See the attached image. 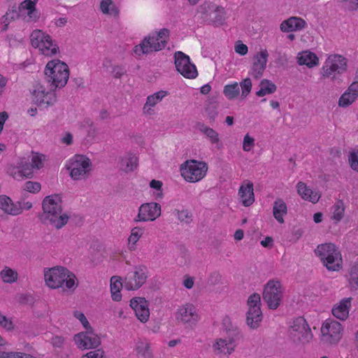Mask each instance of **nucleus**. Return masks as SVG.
I'll return each mask as SVG.
<instances>
[{"label":"nucleus","instance_id":"nucleus-11","mask_svg":"<svg viewBox=\"0 0 358 358\" xmlns=\"http://www.w3.org/2000/svg\"><path fill=\"white\" fill-rule=\"evenodd\" d=\"M90 159L84 155H76L71 161L68 169L73 180H81L87 176L91 171Z\"/></svg>","mask_w":358,"mask_h":358},{"label":"nucleus","instance_id":"nucleus-56","mask_svg":"<svg viewBox=\"0 0 358 358\" xmlns=\"http://www.w3.org/2000/svg\"><path fill=\"white\" fill-rule=\"evenodd\" d=\"M255 140L248 134H246L243 138V149L244 151L248 152L255 145Z\"/></svg>","mask_w":358,"mask_h":358},{"label":"nucleus","instance_id":"nucleus-41","mask_svg":"<svg viewBox=\"0 0 358 358\" xmlns=\"http://www.w3.org/2000/svg\"><path fill=\"white\" fill-rule=\"evenodd\" d=\"M2 280L6 283H13L17 280L18 274L15 270L6 266L0 273Z\"/></svg>","mask_w":358,"mask_h":358},{"label":"nucleus","instance_id":"nucleus-12","mask_svg":"<svg viewBox=\"0 0 358 358\" xmlns=\"http://www.w3.org/2000/svg\"><path fill=\"white\" fill-rule=\"evenodd\" d=\"M148 268L144 265L134 267V271L127 273L124 278V287L127 290H136L139 289L148 278Z\"/></svg>","mask_w":358,"mask_h":358},{"label":"nucleus","instance_id":"nucleus-6","mask_svg":"<svg viewBox=\"0 0 358 358\" xmlns=\"http://www.w3.org/2000/svg\"><path fill=\"white\" fill-rule=\"evenodd\" d=\"M227 336L218 338L213 345L214 352L217 355H229L236 347V341L240 338V331L237 327L226 329Z\"/></svg>","mask_w":358,"mask_h":358},{"label":"nucleus","instance_id":"nucleus-64","mask_svg":"<svg viewBox=\"0 0 358 358\" xmlns=\"http://www.w3.org/2000/svg\"><path fill=\"white\" fill-rule=\"evenodd\" d=\"M348 92L352 94L353 96H358V82H353L349 87L348 90Z\"/></svg>","mask_w":358,"mask_h":358},{"label":"nucleus","instance_id":"nucleus-34","mask_svg":"<svg viewBox=\"0 0 358 358\" xmlns=\"http://www.w3.org/2000/svg\"><path fill=\"white\" fill-rule=\"evenodd\" d=\"M287 213V208L285 202L282 199H277L273 206V213L274 217L279 223H284V216Z\"/></svg>","mask_w":358,"mask_h":358},{"label":"nucleus","instance_id":"nucleus-25","mask_svg":"<svg viewBox=\"0 0 358 358\" xmlns=\"http://www.w3.org/2000/svg\"><path fill=\"white\" fill-rule=\"evenodd\" d=\"M296 187L298 193L303 199L310 201L313 203H316L319 201L321 196L318 192L312 190L306 183L299 182Z\"/></svg>","mask_w":358,"mask_h":358},{"label":"nucleus","instance_id":"nucleus-32","mask_svg":"<svg viewBox=\"0 0 358 358\" xmlns=\"http://www.w3.org/2000/svg\"><path fill=\"white\" fill-rule=\"evenodd\" d=\"M196 129L205 135L211 144H217L220 142L219 134L204 123L197 122L196 124Z\"/></svg>","mask_w":358,"mask_h":358},{"label":"nucleus","instance_id":"nucleus-7","mask_svg":"<svg viewBox=\"0 0 358 358\" xmlns=\"http://www.w3.org/2000/svg\"><path fill=\"white\" fill-rule=\"evenodd\" d=\"M30 40L31 45L35 48H38L41 53L45 56H52L59 50V47L57 44L54 43L51 36L39 29L32 31Z\"/></svg>","mask_w":358,"mask_h":358},{"label":"nucleus","instance_id":"nucleus-37","mask_svg":"<svg viewBox=\"0 0 358 358\" xmlns=\"http://www.w3.org/2000/svg\"><path fill=\"white\" fill-rule=\"evenodd\" d=\"M259 87V90L256 92L258 96L273 94L276 91L277 88L274 83L266 79L261 81Z\"/></svg>","mask_w":358,"mask_h":358},{"label":"nucleus","instance_id":"nucleus-20","mask_svg":"<svg viewBox=\"0 0 358 358\" xmlns=\"http://www.w3.org/2000/svg\"><path fill=\"white\" fill-rule=\"evenodd\" d=\"M33 167L26 158H22L17 162V166L10 168L8 173L15 180H22L25 178L33 177Z\"/></svg>","mask_w":358,"mask_h":358},{"label":"nucleus","instance_id":"nucleus-52","mask_svg":"<svg viewBox=\"0 0 358 358\" xmlns=\"http://www.w3.org/2000/svg\"><path fill=\"white\" fill-rule=\"evenodd\" d=\"M240 86L242 90V96L246 97L250 92L252 89V82L250 78L244 79L241 83Z\"/></svg>","mask_w":358,"mask_h":358},{"label":"nucleus","instance_id":"nucleus-21","mask_svg":"<svg viewBox=\"0 0 358 358\" xmlns=\"http://www.w3.org/2000/svg\"><path fill=\"white\" fill-rule=\"evenodd\" d=\"M130 306L141 322H146L148 320L150 317L148 302L144 298H133L130 301Z\"/></svg>","mask_w":358,"mask_h":358},{"label":"nucleus","instance_id":"nucleus-51","mask_svg":"<svg viewBox=\"0 0 358 358\" xmlns=\"http://www.w3.org/2000/svg\"><path fill=\"white\" fill-rule=\"evenodd\" d=\"M0 326L7 331H10L14 329V324L12 320L8 318L1 313H0Z\"/></svg>","mask_w":358,"mask_h":358},{"label":"nucleus","instance_id":"nucleus-8","mask_svg":"<svg viewBox=\"0 0 358 358\" xmlns=\"http://www.w3.org/2000/svg\"><path fill=\"white\" fill-rule=\"evenodd\" d=\"M289 333L292 341L298 345L308 343L313 338L311 329L306 320L302 317L294 320Z\"/></svg>","mask_w":358,"mask_h":358},{"label":"nucleus","instance_id":"nucleus-42","mask_svg":"<svg viewBox=\"0 0 358 358\" xmlns=\"http://www.w3.org/2000/svg\"><path fill=\"white\" fill-rule=\"evenodd\" d=\"M349 285L352 289H358V263L354 264L349 271L347 276Z\"/></svg>","mask_w":358,"mask_h":358},{"label":"nucleus","instance_id":"nucleus-59","mask_svg":"<svg viewBox=\"0 0 358 358\" xmlns=\"http://www.w3.org/2000/svg\"><path fill=\"white\" fill-rule=\"evenodd\" d=\"M113 1L111 0H103L101 2V10L103 13H111L110 6H113Z\"/></svg>","mask_w":358,"mask_h":358},{"label":"nucleus","instance_id":"nucleus-19","mask_svg":"<svg viewBox=\"0 0 358 358\" xmlns=\"http://www.w3.org/2000/svg\"><path fill=\"white\" fill-rule=\"evenodd\" d=\"M176 317L178 321L190 327L194 325L199 320L196 308L191 303L180 306L176 312Z\"/></svg>","mask_w":358,"mask_h":358},{"label":"nucleus","instance_id":"nucleus-63","mask_svg":"<svg viewBox=\"0 0 358 358\" xmlns=\"http://www.w3.org/2000/svg\"><path fill=\"white\" fill-rule=\"evenodd\" d=\"M64 339L59 336H55L51 339V343L55 348H61L64 343Z\"/></svg>","mask_w":358,"mask_h":358},{"label":"nucleus","instance_id":"nucleus-9","mask_svg":"<svg viewBox=\"0 0 358 358\" xmlns=\"http://www.w3.org/2000/svg\"><path fill=\"white\" fill-rule=\"evenodd\" d=\"M182 176L186 181L196 182L206 175L208 165L204 162L187 160L181 165Z\"/></svg>","mask_w":358,"mask_h":358},{"label":"nucleus","instance_id":"nucleus-14","mask_svg":"<svg viewBox=\"0 0 358 358\" xmlns=\"http://www.w3.org/2000/svg\"><path fill=\"white\" fill-rule=\"evenodd\" d=\"M343 328L337 321H326L321 327L322 340L329 344L337 343L341 338Z\"/></svg>","mask_w":358,"mask_h":358},{"label":"nucleus","instance_id":"nucleus-54","mask_svg":"<svg viewBox=\"0 0 358 358\" xmlns=\"http://www.w3.org/2000/svg\"><path fill=\"white\" fill-rule=\"evenodd\" d=\"M150 187L151 188L155 189L157 190V192L156 193V199H161L162 197V182L160 180H152L150 182Z\"/></svg>","mask_w":358,"mask_h":358},{"label":"nucleus","instance_id":"nucleus-49","mask_svg":"<svg viewBox=\"0 0 358 358\" xmlns=\"http://www.w3.org/2000/svg\"><path fill=\"white\" fill-rule=\"evenodd\" d=\"M68 275L69 277H66V280H65L64 283L65 287L69 289H75L77 286L78 283L76 282V275L70 272L68 270Z\"/></svg>","mask_w":358,"mask_h":358},{"label":"nucleus","instance_id":"nucleus-40","mask_svg":"<svg viewBox=\"0 0 358 358\" xmlns=\"http://www.w3.org/2000/svg\"><path fill=\"white\" fill-rule=\"evenodd\" d=\"M332 216L331 219L335 221L336 223L340 222L344 215L345 206L342 200H338L331 208Z\"/></svg>","mask_w":358,"mask_h":358},{"label":"nucleus","instance_id":"nucleus-28","mask_svg":"<svg viewBox=\"0 0 358 358\" xmlns=\"http://www.w3.org/2000/svg\"><path fill=\"white\" fill-rule=\"evenodd\" d=\"M166 95L167 92L166 91L161 90L148 96L143 108V113L148 115L152 114L153 110L151 109V107L156 106V104L160 102Z\"/></svg>","mask_w":358,"mask_h":358},{"label":"nucleus","instance_id":"nucleus-16","mask_svg":"<svg viewBox=\"0 0 358 358\" xmlns=\"http://www.w3.org/2000/svg\"><path fill=\"white\" fill-rule=\"evenodd\" d=\"M161 215V206L155 202L145 203L141 205L138 213L134 219V222L153 221Z\"/></svg>","mask_w":358,"mask_h":358},{"label":"nucleus","instance_id":"nucleus-45","mask_svg":"<svg viewBox=\"0 0 358 358\" xmlns=\"http://www.w3.org/2000/svg\"><path fill=\"white\" fill-rule=\"evenodd\" d=\"M45 159L44 155H39L38 153H32L31 155V163L33 169H40L43 166V160Z\"/></svg>","mask_w":358,"mask_h":358},{"label":"nucleus","instance_id":"nucleus-35","mask_svg":"<svg viewBox=\"0 0 358 358\" xmlns=\"http://www.w3.org/2000/svg\"><path fill=\"white\" fill-rule=\"evenodd\" d=\"M27 10V15L30 21H36L39 17L38 13L36 10L35 3L31 0H24L19 6V10Z\"/></svg>","mask_w":358,"mask_h":358},{"label":"nucleus","instance_id":"nucleus-55","mask_svg":"<svg viewBox=\"0 0 358 358\" xmlns=\"http://www.w3.org/2000/svg\"><path fill=\"white\" fill-rule=\"evenodd\" d=\"M349 162L351 168L358 172V149L356 151L350 152Z\"/></svg>","mask_w":358,"mask_h":358},{"label":"nucleus","instance_id":"nucleus-10","mask_svg":"<svg viewBox=\"0 0 358 358\" xmlns=\"http://www.w3.org/2000/svg\"><path fill=\"white\" fill-rule=\"evenodd\" d=\"M347 62L345 57L339 55H330L322 67V76L336 79V75L341 74L346 71Z\"/></svg>","mask_w":358,"mask_h":358},{"label":"nucleus","instance_id":"nucleus-57","mask_svg":"<svg viewBox=\"0 0 358 358\" xmlns=\"http://www.w3.org/2000/svg\"><path fill=\"white\" fill-rule=\"evenodd\" d=\"M103 351L102 350H96L90 351L83 356V358H103Z\"/></svg>","mask_w":358,"mask_h":358},{"label":"nucleus","instance_id":"nucleus-36","mask_svg":"<svg viewBox=\"0 0 358 358\" xmlns=\"http://www.w3.org/2000/svg\"><path fill=\"white\" fill-rule=\"evenodd\" d=\"M122 284L117 276H113L110 279V292L113 300L119 301L122 299L120 294V288L122 287Z\"/></svg>","mask_w":358,"mask_h":358},{"label":"nucleus","instance_id":"nucleus-27","mask_svg":"<svg viewBox=\"0 0 358 358\" xmlns=\"http://www.w3.org/2000/svg\"><path fill=\"white\" fill-rule=\"evenodd\" d=\"M226 20V13L224 8L222 6L215 4V9L207 19L206 23L218 27L224 24Z\"/></svg>","mask_w":358,"mask_h":358},{"label":"nucleus","instance_id":"nucleus-4","mask_svg":"<svg viewBox=\"0 0 358 358\" xmlns=\"http://www.w3.org/2000/svg\"><path fill=\"white\" fill-rule=\"evenodd\" d=\"M315 252L329 271H338L341 268V256L333 243H324L317 246Z\"/></svg>","mask_w":358,"mask_h":358},{"label":"nucleus","instance_id":"nucleus-62","mask_svg":"<svg viewBox=\"0 0 358 358\" xmlns=\"http://www.w3.org/2000/svg\"><path fill=\"white\" fill-rule=\"evenodd\" d=\"M248 46L242 43L235 45V51L241 55H245L248 52Z\"/></svg>","mask_w":358,"mask_h":358},{"label":"nucleus","instance_id":"nucleus-18","mask_svg":"<svg viewBox=\"0 0 358 358\" xmlns=\"http://www.w3.org/2000/svg\"><path fill=\"white\" fill-rule=\"evenodd\" d=\"M85 332L76 334L74 341L79 348L90 349L98 347L100 343V338L94 333L92 328L86 329Z\"/></svg>","mask_w":358,"mask_h":358},{"label":"nucleus","instance_id":"nucleus-17","mask_svg":"<svg viewBox=\"0 0 358 358\" xmlns=\"http://www.w3.org/2000/svg\"><path fill=\"white\" fill-rule=\"evenodd\" d=\"M32 94L33 101L39 107L48 108L57 101L56 94L52 90L46 92L45 87L41 85L36 86Z\"/></svg>","mask_w":358,"mask_h":358},{"label":"nucleus","instance_id":"nucleus-33","mask_svg":"<svg viewBox=\"0 0 358 358\" xmlns=\"http://www.w3.org/2000/svg\"><path fill=\"white\" fill-rule=\"evenodd\" d=\"M137 157L131 154L127 153L122 157L120 159V169L125 173L131 172L137 166Z\"/></svg>","mask_w":358,"mask_h":358},{"label":"nucleus","instance_id":"nucleus-1","mask_svg":"<svg viewBox=\"0 0 358 358\" xmlns=\"http://www.w3.org/2000/svg\"><path fill=\"white\" fill-rule=\"evenodd\" d=\"M62 198L58 194L45 196L42 202L43 213L39 215L41 221L57 229L66 225L69 217L67 214L62 213Z\"/></svg>","mask_w":358,"mask_h":358},{"label":"nucleus","instance_id":"nucleus-43","mask_svg":"<svg viewBox=\"0 0 358 358\" xmlns=\"http://www.w3.org/2000/svg\"><path fill=\"white\" fill-rule=\"evenodd\" d=\"M223 93L229 99H233L238 96L240 93L239 85L237 83L227 85L224 87Z\"/></svg>","mask_w":358,"mask_h":358},{"label":"nucleus","instance_id":"nucleus-46","mask_svg":"<svg viewBox=\"0 0 358 358\" xmlns=\"http://www.w3.org/2000/svg\"><path fill=\"white\" fill-rule=\"evenodd\" d=\"M290 22L294 31H300L306 26V21L301 17H291Z\"/></svg>","mask_w":358,"mask_h":358},{"label":"nucleus","instance_id":"nucleus-13","mask_svg":"<svg viewBox=\"0 0 358 358\" xmlns=\"http://www.w3.org/2000/svg\"><path fill=\"white\" fill-rule=\"evenodd\" d=\"M174 59L176 68L182 76L189 79L197 76L196 66L190 62L189 56L181 51H178L174 55Z\"/></svg>","mask_w":358,"mask_h":358},{"label":"nucleus","instance_id":"nucleus-47","mask_svg":"<svg viewBox=\"0 0 358 358\" xmlns=\"http://www.w3.org/2000/svg\"><path fill=\"white\" fill-rule=\"evenodd\" d=\"M41 188V184L38 182L27 181L24 185V190L34 194L38 192Z\"/></svg>","mask_w":358,"mask_h":358},{"label":"nucleus","instance_id":"nucleus-44","mask_svg":"<svg viewBox=\"0 0 358 358\" xmlns=\"http://www.w3.org/2000/svg\"><path fill=\"white\" fill-rule=\"evenodd\" d=\"M356 96L348 92H345L341 95L338 101V106L341 107H348L352 104L356 99Z\"/></svg>","mask_w":358,"mask_h":358},{"label":"nucleus","instance_id":"nucleus-5","mask_svg":"<svg viewBox=\"0 0 358 358\" xmlns=\"http://www.w3.org/2000/svg\"><path fill=\"white\" fill-rule=\"evenodd\" d=\"M284 289L278 280H270L264 285L262 298L269 309L276 310L283 298Z\"/></svg>","mask_w":358,"mask_h":358},{"label":"nucleus","instance_id":"nucleus-24","mask_svg":"<svg viewBox=\"0 0 358 358\" xmlns=\"http://www.w3.org/2000/svg\"><path fill=\"white\" fill-rule=\"evenodd\" d=\"M134 351L137 358H153V350L150 343L146 340H138L135 344Z\"/></svg>","mask_w":358,"mask_h":358},{"label":"nucleus","instance_id":"nucleus-26","mask_svg":"<svg viewBox=\"0 0 358 358\" xmlns=\"http://www.w3.org/2000/svg\"><path fill=\"white\" fill-rule=\"evenodd\" d=\"M238 195L244 206L248 207L252 205L255 201L253 184L248 182L246 185H241L238 190Z\"/></svg>","mask_w":358,"mask_h":358},{"label":"nucleus","instance_id":"nucleus-58","mask_svg":"<svg viewBox=\"0 0 358 358\" xmlns=\"http://www.w3.org/2000/svg\"><path fill=\"white\" fill-rule=\"evenodd\" d=\"M280 28L282 32L294 31L292 27V22H290V17L288 18L287 20L282 21L280 24Z\"/></svg>","mask_w":358,"mask_h":358},{"label":"nucleus","instance_id":"nucleus-50","mask_svg":"<svg viewBox=\"0 0 358 358\" xmlns=\"http://www.w3.org/2000/svg\"><path fill=\"white\" fill-rule=\"evenodd\" d=\"M178 219L186 224H189L192 221V215L187 210H177Z\"/></svg>","mask_w":358,"mask_h":358},{"label":"nucleus","instance_id":"nucleus-31","mask_svg":"<svg viewBox=\"0 0 358 358\" xmlns=\"http://www.w3.org/2000/svg\"><path fill=\"white\" fill-rule=\"evenodd\" d=\"M262 313L260 308H249L247 313V324L251 329H257L262 320Z\"/></svg>","mask_w":358,"mask_h":358},{"label":"nucleus","instance_id":"nucleus-61","mask_svg":"<svg viewBox=\"0 0 358 358\" xmlns=\"http://www.w3.org/2000/svg\"><path fill=\"white\" fill-rule=\"evenodd\" d=\"M113 73L115 78H120L124 73H126V69L122 66H116L113 69Z\"/></svg>","mask_w":358,"mask_h":358},{"label":"nucleus","instance_id":"nucleus-2","mask_svg":"<svg viewBox=\"0 0 358 358\" xmlns=\"http://www.w3.org/2000/svg\"><path fill=\"white\" fill-rule=\"evenodd\" d=\"M169 35L170 31L166 28L152 32L145 36L139 45L134 47V52L136 55L141 56L162 50L167 45Z\"/></svg>","mask_w":358,"mask_h":358},{"label":"nucleus","instance_id":"nucleus-48","mask_svg":"<svg viewBox=\"0 0 358 358\" xmlns=\"http://www.w3.org/2000/svg\"><path fill=\"white\" fill-rule=\"evenodd\" d=\"M248 305L249 308H260L261 306V298L260 295L257 293H254L248 297Z\"/></svg>","mask_w":358,"mask_h":358},{"label":"nucleus","instance_id":"nucleus-3","mask_svg":"<svg viewBox=\"0 0 358 358\" xmlns=\"http://www.w3.org/2000/svg\"><path fill=\"white\" fill-rule=\"evenodd\" d=\"M44 73L47 81L55 88L64 87L69 76L67 64L58 59L50 61L46 64Z\"/></svg>","mask_w":358,"mask_h":358},{"label":"nucleus","instance_id":"nucleus-39","mask_svg":"<svg viewBox=\"0 0 358 358\" xmlns=\"http://www.w3.org/2000/svg\"><path fill=\"white\" fill-rule=\"evenodd\" d=\"M144 232V229L135 227L131 229L130 236L128 238L129 249L130 250H136V244Z\"/></svg>","mask_w":358,"mask_h":358},{"label":"nucleus","instance_id":"nucleus-60","mask_svg":"<svg viewBox=\"0 0 358 358\" xmlns=\"http://www.w3.org/2000/svg\"><path fill=\"white\" fill-rule=\"evenodd\" d=\"M75 316L81 322L82 324L86 329L91 328L89 322L83 313L76 311L75 313Z\"/></svg>","mask_w":358,"mask_h":358},{"label":"nucleus","instance_id":"nucleus-29","mask_svg":"<svg viewBox=\"0 0 358 358\" xmlns=\"http://www.w3.org/2000/svg\"><path fill=\"white\" fill-rule=\"evenodd\" d=\"M0 209L10 215L20 214V208H17L16 203H13L11 199L6 195L0 196Z\"/></svg>","mask_w":358,"mask_h":358},{"label":"nucleus","instance_id":"nucleus-15","mask_svg":"<svg viewBox=\"0 0 358 358\" xmlns=\"http://www.w3.org/2000/svg\"><path fill=\"white\" fill-rule=\"evenodd\" d=\"M46 285L52 289L62 287L68 275V269L63 266H55L45 271Z\"/></svg>","mask_w":358,"mask_h":358},{"label":"nucleus","instance_id":"nucleus-30","mask_svg":"<svg viewBox=\"0 0 358 358\" xmlns=\"http://www.w3.org/2000/svg\"><path fill=\"white\" fill-rule=\"evenodd\" d=\"M319 62L317 55L310 51H303L298 54L297 63L300 65H306L309 68L316 66Z\"/></svg>","mask_w":358,"mask_h":358},{"label":"nucleus","instance_id":"nucleus-23","mask_svg":"<svg viewBox=\"0 0 358 358\" xmlns=\"http://www.w3.org/2000/svg\"><path fill=\"white\" fill-rule=\"evenodd\" d=\"M352 297L344 298L332 308V314L341 320L348 318L351 308Z\"/></svg>","mask_w":358,"mask_h":358},{"label":"nucleus","instance_id":"nucleus-22","mask_svg":"<svg viewBox=\"0 0 358 358\" xmlns=\"http://www.w3.org/2000/svg\"><path fill=\"white\" fill-rule=\"evenodd\" d=\"M268 52L266 50H262L254 57L252 74L256 78L262 76L266 65Z\"/></svg>","mask_w":358,"mask_h":358},{"label":"nucleus","instance_id":"nucleus-38","mask_svg":"<svg viewBox=\"0 0 358 358\" xmlns=\"http://www.w3.org/2000/svg\"><path fill=\"white\" fill-rule=\"evenodd\" d=\"M215 9V3L211 2H204L197 8V15L203 22H206L209 15Z\"/></svg>","mask_w":358,"mask_h":358},{"label":"nucleus","instance_id":"nucleus-53","mask_svg":"<svg viewBox=\"0 0 358 358\" xmlns=\"http://www.w3.org/2000/svg\"><path fill=\"white\" fill-rule=\"evenodd\" d=\"M18 17V14L15 10H8L6 14L1 17V23H7L10 24V22L14 20L15 18Z\"/></svg>","mask_w":358,"mask_h":358}]
</instances>
